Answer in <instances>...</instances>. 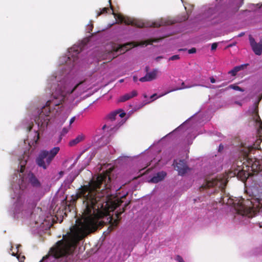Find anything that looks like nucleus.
I'll return each instance as SVG.
<instances>
[{
    "label": "nucleus",
    "instance_id": "obj_1",
    "mask_svg": "<svg viewBox=\"0 0 262 262\" xmlns=\"http://www.w3.org/2000/svg\"><path fill=\"white\" fill-rule=\"evenodd\" d=\"M111 187L110 177L106 171L94 176L88 185L78 190L75 197L82 202L81 218L76 220L75 225L70 228L68 235L51 249L50 254L56 262L71 260L78 242L101 225L99 219L107 215L110 206H112V210L119 206V201H111Z\"/></svg>",
    "mask_w": 262,
    "mask_h": 262
},
{
    "label": "nucleus",
    "instance_id": "obj_2",
    "mask_svg": "<svg viewBox=\"0 0 262 262\" xmlns=\"http://www.w3.org/2000/svg\"><path fill=\"white\" fill-rule=\"evenodd\" d=\"M61 77L62 75L53 76L48 80L49 84H55V82H58L57 86L52 93L51 99L38 112V116L35 117V124H33L32 121L24 123L25 127L30 132L29 138L27 140L30 147L36 144L39 138L38 132L43 131L47 127L51 118H56L61 114L62 103L71 104L95 86L87 80L76 84L73 79Z\"/></svg>",
    "mask_w": 262,
    "mask_h": 262
},
{
    "label": "nucleus",
    "instance_id": "obj_3",
    "mask_svg": "<svg viewBox=\"0 0 262 262\" xmlns=\"http://www.w3.org/2000/svg\"><path fill=\"white\" fill-rule=\"evenodd\" d=\"M261 139H258L252 145H245L241 149L243 156V164L248 167L245 171V178L248 179L252 175L259 174L262 176V158L257 159L253 158L251 153L255 149L259 148ZM244 170V169H243ZM260 194L257 198H252L251 200H245L243 199L235 200L224 197L222 199L223 204H227L232 206L235 210V218L244 223H247L245 221L247 219L252 217L256 214L257 212L262 211V190Z\"/></svg>",
    "mask_w": 262,
    "mask_h": 262
},
{
    "label": "nucleus",
    "instance_id": "obj_4",
    "mask_svg": "<svg viewBox=\"0 0 262 262\" xmlns=\"http://www.w3.org/2000/svg\"><path fill=\"white\" fill-rule=\"evenodd\" d=\"M10 212L14 217H18L20 212L22 217H27L30 216V226L34 232L46 229L50 226L49 216L40 208H35L31 212L30 210L23 209V206L16 203L14 205V209H11Z\"/></svg>",
    "mask_w": 262,
    "mask_h": 262
},
{
    "label": "nucleus",
    "instance_id": "obj_5",
    "mask_svg": "<svg viewBox=\"0 0 262 262\" xmlns=\"http://www.w3.org/2000/svg\"><path fill=\"white\" fill-rule=\"evenodd\" d=\"M110 5H111V0L109 1ZM108 12H112V14L114 15V17L115 18L116 21L118 23H124L126 25H136L138 27H158L162 26H166L175 23L174 20L170 19L168 18H161L158 20H157L155 21H152L149 23L148 24L145 25L144 24H137L135 20L130 17L127 16H124L120 14L116 13L113 10L112 6H111L110 9L108 8H103L101 10L100 12L98 13L97 16L101 15L103 13H107Z\"/></svg>",
    "mask_w": 262,
    "mask_h": 262
},
{
    "label": "nucleus",
    "instance_id": "obj_6",
    "mask_svg": "<svg viewBox=\"0 0 262 262\" xmlns=\"http://www.w3.org/2000/svg\"><path fill=\"white\" fill-rule=\"evenodd\" d=\"M28 158L24 156L23 159H19L20 170L16 173V178L19 177L18 187L19 189L23 190L27 187L28 184H30L34 187H39L40 186V182L32 173L27 174H24L25 166L27 163ZM17 179H16L17 180Z\"/></svg>",
    "mask_w": 262,
    "mask_h": 262
},
{
    "label": "nucleus",
    "instance_id": "obj_7",
    "mask_svg": "<svg viewBox=\"0 0 262 262\" xmlns=\"http://www.w3.org/2000/svg\"><path fill=\"white\" fill-rule=\"evenodd\" d=\"M82 45H74L70 48L68 52V54L65 56L60 58L59 62L60 65L66 64L68 70L74 67L78 63V55L81 51Z\"/></svg>",
    "mask_w": 262,
    "mask_h": 262
},
{
    "label": "nucleus",
    "instance_id": "obj_8",
    "mask_svg": "<svg viewBox=\"0 0 262 262\" xmlns=\"http://www.w3.org/2000/svg\"><path fill=\"white\" fill-rule=\"evenodd\" d=\"M125 113L121 110H118L111 113L107 117V120L106 123L102 126V130L104 132H107L110 135L113 133L118 128V125H115V123L111 124L117 120L119 121L121 120L119 123V126L121 125L124 122L123 118L125 116Z\"/></svg>",
    "mask_w": 262,
    "mask_h": 262
},
{
    "label": "nucleus",
    "instance_id": "obj_9",
    "mask_svg": "<svg viewBox=\"0 0 262 262\" xmlns=\"http://www.w3.org/2000/svg\"><path fill=\"white\" fill-rule=\"evenodd\" d=\"M60 150L59 147H54L50 150H42L38 154L36 159L37 165L46 169Z\"/></svg>",
    "mask_w": 262,
    "mask_h": 262
},
{
    "label": "nucleus",
    "instance_id": "obj_10",
    "mask_svg": "<svg viewBox=\"0 0 262 262\" xmlns=\"http://www.w3.org/2000/svg\"><path fill=\"white\" fill-rule=\"evenodd\" d=\"M227 182L226 176L220 175L215 178L212 177L208 178V179L206 181L204 186H202V187H203L204 189L212 188V190H209L207 192L208 193H212L218 190H221L222 191L224 190Z\"/></svg>",
    "mask_w": 262,
    "mask_h": 262
},
{
    "label": "nucleus",
    "instance_id": "obj_11",
    "mask_svg": "<svg viewBox=\"0 0 262 262\" xmlns=\"http://www.w3.org/2000/svg\"><path fill=\"white\" fill-rule=\"evenodd\" d=\"M169 35H166L165 36H162V37L158 39H151L148 41H146L144 42H143L142 44H140V45H145L146 46L148 44L151 43L153 42H156L158 40L161 39L164 37L168 36ZM132 43H128L124 44L123 45H115L112 47V50L110 52H109V56L110 58H115L116 55L115 54V52H118L119 54H122L123 53H125L127 50H129L130 48L136 47L137 46H139V45H132Z\"/></svg>",
    "mask_w": 262,
    "mask_h": 262
},
{
    "label": "nucleus",
    "instance_id": "obj_12",
    "mask_svg": "<svg viewBox=\"0 0 262 262\" xmlns=\"http://www.w3.org/2000/svg\"><path fill=\"white\" fill-rule=\"evenodd\" d=\"M174 168L178 171L179 174L183 176L189 170L184 160H175L173 163Z\"/></svg>",
    "mask_w": 262,
    "mask_h": 262
},
{
    "label": "nucleus",
    "instance_id": "obj_13",
    "mask_svg": "<svg viewBox=\"0 0 262 262\" xmlns=\"http://www.w3.org/2000/svg\"><path fill=\"white\" fill-rule=\"evenodd\" d=\"M251 123L258 128L259 134H262V122L258 115L256 108L255 107L252 114V120Z\"/></svg>",
    "mask_w": 262,
    "mask_h": 262
},
{
    "label": "nucleus",
    "instance_id": "obj_14",
    "mask_svg": "<svg viewBox=\"0 0 262 262\" xmlns=\"http://www.w3.org/2000/svg\"><path fill=\"white\" fill-rule=\"evenodd\" d=\"M160 73V71L157 69H154L152 71L147 73L145 76L140 78L141 82L150 81L155 79Z\"/></svg>",
    "mask_w": 262,
    "mask_h": 262
},
{
    "label": "nucleus",
    "instance_id": "obj_15",
    "mask_svg": "<svg viewBox=\"0 0 262 262\" xmlns=\"http://www.w3.org/2000/svg\"><path fill=\"white\" fill-rule=\"evenodd\" d=\"M249 40L252 50L255 54L260 55L262 53V42L256 43L254 38L250 37Z\"/></svg>",
    "mask_w": 262,
    "mask_h": 262
},
{
    "label": "nucleus",
    "instance_id": "obj_16",
    "mask_svg": "<svg viewBox=\"0 0 262 262\" xmlns=\"http://www.w3.org/2000/svg\"><path fill=\"white\" fill-rule=\"evenodd\" d=\"M198 84H186L185 82H182V86L179 88H177V89H176L174 90H171V91H168L162 95H160L158 96V97H160L162 96H164L165 95V94L169 93L170 92H171V91H174V90H180V89H186V88H191V87H192V86H198ZM201 86H203V85H200ZM157 96V94H154L153 95H152L151 96V98L153 100H155L156 99H157V97L156 98H155L156 96ZM158 98V97H157Z\"/></svg>",
    "mask_w": 262,
    "mask_h": 262
},
{
    "label": "nucleus",
    "instance_id": "obj_17",
    "mask_svg": "<svg viewBox=\"0 0 262 262\" xmlns=\"http://www.w3.org/2000/svg\"><path fill=\"white\" fill-rule=\"evenodd\" d=\"M137 91L133 90L130 93H126L121 96H120L118 99V101L119 102H124L126 101L137 95Z\"/></svg>",
    "mask_w": 262,
    "mask_h": 262
},
{
    "label": "nucleus",
    "instance_id": "obj_18",
    "mask_svg": "<svg viewBox=\"0 0 262 262\" xmlns=\"http://www.w3.org/2000/svg\"><path fill=\"white\" fill-rule=\"evenodd\" d=\"M166 175V172L164 171L159 172L150 179V182L155 183H158L164 179Z\"/></svg>",
    "mask_w": 262,
    "mask_h": 262
},
{
    "label": "nucleus",
    "instance_id": "obj_19",
    "mask_svg": "<svg viewBox=\"0 0 262 262\" xmlns=\"http://www.w3.org/2000/svg\"><path fill=\"white\" fill-rule=\"evenodd\" d=\"M85 138V136L84 134H79L78 135H77V136L75 139L71 140L69 142V144L70 146H74V145L78 144L79 143L81 142L83 140H84Z\"/></svg>",
    "mask_w": 262,
    "mask_h": 262
},
{
    "label": "nucleus",
    "instance_id": "obj_20",
    "mask_svg": "<svg viewBox=\"0 0 262 262\" xmlns=\"http://www.w3.org/2000/svg\"><path fill=\"white\" fill-rule=\"evenodd\" d=\"M244 67V65H241L239 66H236L234 67L232 70L230 71L228 73L231 74L232 76H235L236 73L241 70L243 69Z\"/></svg>",
    "mask_w": 262,
    "mask_h": 262
},
{
    "label": "nucleus",
    "instance_id": "obj_21",
    "mask_svg": "<svg viewBox=\"0 0 262 262\" xmlns=\"http://www.w3.org/2000/svg\"><path fill=\"white\" fill-rule=\"evenodd\" d=\"M20 246V245H16L15 248H14L13 246H11V249H10V251L9 253L13 256H17L18 255V253L19 252L18 251V248Z\"/></svg>",
    "mask_w": 262,
    "mask_h": 262
},
{
    "label": "nucleus",
    "instance_id": "obj_22",
    "mask_svg": "<svg viewBox=\"0 0 262 262\" xmlns=\"http://www.w3.org/2000/svg\"><path fill=\"white\" fill-rule=\"evenodd\" d=\"M215 13V9L213 7L209 8L205 13V15L207 18H210L213 14Z\"/></svg>",
    "mask_w": 262,
    "mask_h": 262
},
{
    "label": "nucleus",
    "instance_id": "obj_23",
    "mask_svg": "<svg viewBox=\"0 0 262 262\" xmlns=\"http://www.w3.org/2000/svg\"><path fill=\"white\" fill-rule=\"evenodd\" d=\"M233 89V90H236V91H241V92H244V90L242 88L239 87L238 86L236 85V84H231V85H230L227 88V89Z\"/></svg>",
    "mask_w": 262,
    "mask_h": 262
},
{
    "label": "nucleus",
    "instance_id": "obj_24",
    "mask_svg": "<svg viewBox=\"0 0 262 262\" xmlns=\"http://www.w3.org/2000/svg\"><path fill=\"white\" fill-rule=\"evenodd\" d=\"M70 128V126H69L68 127H63L61 132L60 136H63L67 134L69 132Z\"/></svg>",
    "mask_w": 262,
    "mask_h": 262
},
{
    "label": "nucleus",
    "instance_id": "obj_25",
    "mask_svg": "<svg viewBox=\"0 0 262 262\" xmlns=\"http://www.w3.org/2000/svg\"><path fill=\"white\" fill-rule=\"evenodd\" d=\"M17 258L19 262H24V259H25V256H24V255L21 256L20 254H18L17 256Z\"/></svg>",
    "mask_w": 262,
    "mask_h": 262
},
{
    "label": "nucleus",
    "instance_id": "obj_26",
    "mask_svg": "<svg viewBox=\"0 0 262 262\" xmlns=\"http://www.w3.org/2000/svg\"><path fill=\"white\" fill-rule=\"evenodd\" d=\"M179 58H180L179 55H173V56H172L171 57H170L169 58V60H178Z\"/></svg>",
    "mask_w": 262,
    "mask_h": 262
},
{
    "label": "nucleus",
    "instance_id": "obj_27",
    "mask_svg": "<svg viewBox=\"0 0 262 262\" xmlns=\"http://www.w3.org/2000/svg\"><path fill=\"white\" fill-rule=\"evenodd\" d=\"M176 259L178 262H185L184 261L183 258L181 256H179V255H177L176 256Z\"/></svg>",
    "mask_w": 262,
    "mask_h": 262
},
{
    "label": "nucleus",
    "instance_id": "obj_28",
    "mask_svg": "<svg viewBox=\"0 0 262 262\" xmlns=\"http://www.w3.org/2000/svg\"><path fill=\"white\" fill-rule=\"evenodd\" d=\"M217 45L216 43H212V45H211V50H215L216 49V48H217Z\"/></svg>",
    "mask_w": 262,
    "mask_h": 262
},
{
    "label": "nucleus",
    "instance_id": "obj_29",
    "mask_svg": "<svg viewBox=\"0 0 262 262\" xmlns=\"http://www.w3.org/2000/svg\"><path fill=\"white\" fill-rule=\"evenodd\" d=\"M196 52V49L195 48H192L188 51V53L190 54L194 53Z\"/></svg>",
    "mask_w": 262,
    "mask_h": 262
},
{
    "label": "nucleus",
    "instance_id": "obj_30",
    "mask_svg": "<svg viewBox=\"0 0 262 262\" xmlns=\"http://www.w3.org/2000/svg\"><path fill=\"white\" fill-rule=\"evenodd\" d=\"M75 120V117H72L70 120V125L69 126H70V125L74 122Z\"/></svg>",
    "mask_w": 262,
    "mask_h": 262
},
{
    "label": "nucleus",
    "instance_id": "obj_31",
    "mask_svg": "<svg viewBox=\"0 0 262 262\" xmlns=\"http://www.w3.org/2000/svg\"><path fill=\"white\" fill-rule=\"evenodd\" d=\"M210 82L212 83H214L216 82L215 79L213 77H210Z\"/></svg>",
    "mask_w": 262,
    "mask_h": 262
},
{
    "label": "nucleus",
    "instance_id": "obj_32",
    "mask_svg": "<svg viewBox=\"0 0 262 262\" xmlns=\"http://www.w3.org/2000/svg\"><path fill=\"white\" fill-rule=\"evenodd\" d=\"M92 25H88V29L89 30V31L90 32V31H92Z\"/></svg>",
    "mask_w": 262,
    "mask_h": 262
},
{
    "label": "nucleus",
    "instance_id": "obj_33",
    "mask_svg": "<svg viewBox=\"0 0 262 262\" xmlns=\"http://www.w3.org/2000/svg\"><path fill=\"white\" fill-rule=\"evenodd\" d=\"M162 56H158L156 58V59L157 61H159L160 59H162Z\"/></svg>",
    "mask_w": 262,
    "mask_h": 262
},
{
    "label": "nucleus",
    "instance_id": "obj_34",
    "mask_svg": "<svg viewBox=\"0 0 262 262\" xmlns=\"http://www.w3.org/2000/svg\"><path fill=\"white\" fill-rule=\"evenodd\" d=\"M137 79H138L137 77L135 76L133 77V80H134V81L135 82L137 81Z\"/></svg>",
    "mask_w": 262,
    "mask_h": 262
},
{
    "label": "nucleus",
    "instance_id": "obj_35",
    "mask_svg": "<svg viewBox=\"0 0 262 262\" xmlns=\"http://www.w3.org/2000/svg\"><path fill=\"white\" fill-rule=\"evenodd\" d=\"M118 221L117 220H116L114 221L115 226H116L118 224Z\"/></svg>",
    "mask_w": 262,
    "mask_h": 262
},
{
    "label": "nucleus",
    "instance_id": "obj_36",
    "mask_svg": "<svg viewBox=\"0 0 262 262\" xmlns=\"http://www.w3.org/2000/svg\"><path fill=\"white\" fill-rule=\"evenodd\" d=\"M48 258V256H44V257L42 258V259L40 261V262H41V261H43V260H44L45 259H46V258Z\"/></svg>",
    "mask_w": 262,
    "mask_h": 262
},
{
    "label": "nucleus",
    "instance_id": "obj_37",
    "mask_svg": "<svg viewBox=\"0 0 262 262\" xmlns=\"http://www.w3.org/2000/svg\"><path fill=\"white\" fill-rule=\"evenodd\" d=\"M187 19V18L185 16L183 19L180 20V21L185 20Z\"/></svg>",
    "mask_w": 262,
    "mask_h": 262
},
{
    "label": "nucleus",
    "instance_id": "obj_38",
    "mask_svg": "<svg viewBox=\"0 0 262 262\" xmlns=\"http://www.w3.org/2000/svg\"><path fill=\"white\" fill-rule=\"evenodd\" d=\"M81 154L80 155H79L78 156V157L77 158V159H76V161H77L78 160V159L80 158V157L81 156Z\"/></svg>",
    "mask_w": 262,
    "mask_h": 262
},
{
    "label": "nucleus",
    "instance_id": "obj_39",
    "mask_svg": "<svg viewBox=\"0 0 262 262\" xmlns=\"http://www.w3.org/2000/svg\"><path fill=\"white\" fill-rule=\"evenodd\" d=\"M219 148H220V149H222V148H223V146H221V145H220Z\"/></svg>",
    "mask_w": 262,
    "mask_h": 262
},
{
    "label": "nucleus",
    "instance_id": "obj_40",
    "mask_svg": "<svg viewBox=\"0 0 262 262\" xmlns=\"http://www.w3.org/2000/svg\"><path fill=\"white\" fill-rule=\"evenodd\" d=\"M225 84H223L221 86H220V87H221V86H225Z\"/></svg>",
    "mask_w": 262,
    "mask_h": 262
},
{
    "label": "nucleus",
    "instance_id": "obj_41",
    "mask_svg": "<svg viewBox=\"0 0 262 262\" xmlns=\"http://www.w3.org/2000/svg\"><path fill=\"white\" fill-rule=\"evenodd\" d=\"M92 94V93H90V94H88L87 96H89L91 95Z\"/></svg>",
    "mask_w": 262,
    "mask_h": 262
},
{
    "label": "nucleus",
    "instance_id": "obj_42",
    "mask_svg": "<svg viewBox=\"0 0 262 262\" xmlns=\"http://www.w3.org/2000/svg\"><path fill=\"white\" fill-rule=\"evenodd\" d=\"M123 79H121V80H120V82H123Z\"/></svg>",
    "mask_w": 262,
    "mask_h": 262
}]
</instances>
